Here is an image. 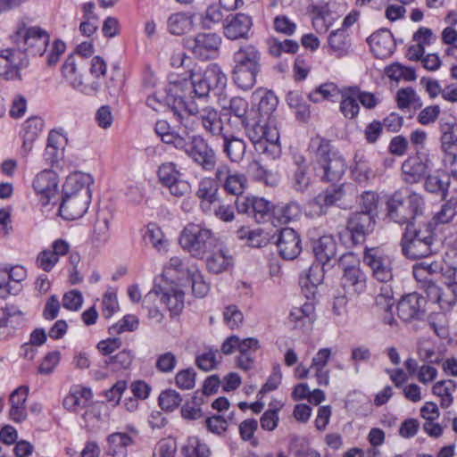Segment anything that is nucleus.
Segmentation results:
<instances>
[{"label":"nucleus","mask_w":457,"mask_h":457,"mask_svg":"<svg viewBox=\"0 0 457 457\" xmlns=\"http://www.w3.org/2000/svg\"><path fill=\"white\" fill-rule=\"evenodd\" d=\"M92 183V177L87 173L76 172L67 177L59 208V213L63 219L77 220L87 212L91 202Z\"/></svg>","instance_id":"nucleus-1"},{"label":"nucleus","mask_w":457,"mask_h":457,"mask_svg":"<svg viewBox=\"0 0 457 457\" xmlns=\"http://www.w3.org/2000/svg\"><path fill=\"white\" fill-rule=\"evenodd\" d=\"M309 151L312 156L315 174L323 182L336 183L341 179L346 170L345 159L331 151L330 142L315 137L310 141Z\"/></svg>","instance_id":"nucleus-2"},{"label":"nucleus","mask_w":457,"mask_h":457,"mask_svg":"<svg viewBox=\"0 0 457 457\" xmlns=\"http://www.w3.org/2000/svg\"><path fill=\"white\" fill-rule=\"evenodd\" d=\"M187 83L170 82L162 91H157L146 98V105L156 112L169 108L179 123H186V114L196 112L195 101L186 100Z\"/></svg>","instance_id":"nucleus-3"},{"label":"nucleus","mask_w":457,"mask_h":457,"mask_svg":"<svg viewBox=\"0 0 457 457\" xmlns=\"http://www.w3.org/2000/svg\"><path fill=\"white\" fill-rule=\"evenodd\" d=\"M425 201L416 192H411L406 200L399 192H395L386 202L387 216L394 222L412 226V220L423 213Z\"/></svg>","instance_id":"nucleus-4"},{"label":"nucleus","mask_w":457,"mask_h":457,"mask_svg":"<svg viewBox=\"0 0 457 457\" xmlns=\"http://www.w3.org/2000/svg\"><path fill=\"white\" fill-rule=\"evenodd\" d=\"M434 234L428 225L407 226L401 240L402 253L409 259L425 258L433 252Z\"/></svg>","instance_id":"nucleus-5"},{"label":"nucleus","mask_w":457,"mask_h":457,"mask_svg":"<svg viewBox=\"0 0 457 457\" xmlns=\"http://www.w3.org/2000/svg\"><path fill=\"white\" fill-rule=\"evenodd\" d=\"M217 243L214 233L199 224L189 223L181 231L179 244L192 256L203 258Z\"/></svg>","instance_id":"nucleus-6"},{"label":"nucleus","mask_w":457,"mask_h":457,"mask_svg":"<svg viewBox=\"0 0 457 457\" xmlns=\"http://www.w3.org/2000/svg\"><path fill=\"white\" fill-rule=\"evenodd\" d=\"M342 270L341 287L350 295H360L367 287V276L361 268L359 258L353 253H345L338 260Z\"/></svg>","instance_id":"nucleus-7"},{"label":"nucleus","mask_w":457,"mask_h":457,"mask_svg":"<svg viewBox=\"0 0 457 457\" xmlns=\"http://www.w3.org/2000/svg\"><path fill=\"white\" fill-rule=\"evenodd\" d=\"M245 131L257 152L273 158L280 154L279 133L276 127L265 121H256L252 125H245Z\"/></svg>","instance_id":"nucleus-8"},{"label":"nucleus","mask_w":457,"mask_h":457,"mask_svg":"<svg viewBox=\"0 0 457 457\" xmlns=\"http://www.w3.org/2000/svg\"><path fill=\"white\" fill-rule=\"evenodd\" d=\"M12 39L21 51H29L33 55L42 56L46 51L50 37L38 26L21 22L17 25Z\"/></svg>","instance_id":"nucleus-9"},{"label":"nucleus","mask_w":457,"mask_h":457,"mask_svg":"<svg viewBox=\"0 0 457 457\" xmlns=\"http://www.w3.org/2000/svg\"><path fill=\"white\" fill-rule=\"evenodd\" d=\"M363 262L377 281L386 284L394 278V256L381 247H368L363 251Z\"/></svg>","instance_id":"nucleus-10"},{"label":"nucleus","mask_w":457,"mask_h":457,"mask_svg":"<svg viewBox=\"0 0 457 457\" xmlns=\"http://www.w3.org/2000/svg\"><path fill=\"white\" fill-rule=\"evenodd\" d=\"M184 143V147L177 150L183 151L202 170L212 171L217 168L216 153L202 136L186 134Z\"/></svg>","instance_id":"nucleus-11"},{"label":"nucleus","mask_w":457,"mask_h":457,"mask_svg":"<svg viewBox=\"0 0 457 457\" xmlns=\"http://www.w3.org/2000/svg\"><path fill=\"white\" fill-rule=\"evenodd\" d=\"M157 175L161 184L168 188L173 196L180 198L189 194L191 185L182 179V173L174 162L162 163L158 169Z\"/></svg>","instance_id":"nucleus-12"},{"label":"nucleus","mask_w":457,"mask_h":457,"mask_svg":"<svg viewBox=\"0 0 457 457\" xmlns=\"http://www.w3.org/2000/svg\"><path fill=\"white\" fill-rule=\"evenodd\" d=\"M215 178L220 187L228 195L241 196L247 188V178L239 171L232 170L227 163H220L215 169Z\"/></svg>","instance_id":"nucleus-13"},{"label":"nucleus","mask_w":457,"mask_h":457,"mask_svg":"<svg viewBox=\"0 0 457 457\" xmlns=\"http://www.w3.org/2000/svg\"><path fill=\"white\" fill-rule=\"evenodd\" d=\"M28 63V56L21 49H4L0 53V77L8 80L21 79L20 71Z\"/></svg>","instance_id":"nucleus-14"},{"label":"nucleus","mask_w":457,"mask_h":457,"mask_svg":"<svg viewBox=\"0 0 457 457\" xmlns=\"http://www.w3.org/2000/svg\"><path fill=\"white\" fill-rule=\"evenodd\" d=\"M427 299L417 292L403 295L397 303V314L403 321L421 320L426 312Z\"/></svg>","instance_id":"nucleus-15"},{"label":"nucleus","mask_w":457,"mask_h":457,"mask_svg":"<svg viewBox=\"0 0 457 457\" xmlns=\"http://www.w3.org/2000/svg\"><path fill=\"white\" fill-rule=\"evenodd\" d=\"M186 117V123H180L186 128L189 126L190 119L194 118V120L200 122L205 132L211 136L218 137L224 133L222 119L218 111L211 106H206L200 110H198L196 106V112L194 113H187Z\"/></svg>","instance_id":"nucleus-16"},{"label":"nucleus","mask_w":457,"mask_h":457,"mask_svg":"<svg viewBox=\"0 0 457 457\" xmlns=\"http://www.w3.org/2000/svg\"><path fill=\"white\" fill-rule=\"evenodd\" d=\"M221 38L216 33H198L187 39V47L198 58L213 57L220 47Z\"/></svg>","instance_id":"nucleus-17"},{"label":"nucleus","mask_w":457,"mask_h":457,"mask_svg":"<svg viewBox=\"0 0 457 457\" xmlns=\"http://www.w3.org/2000/svg\"><path fill=\"white\" fill-rule=\"evenodd\" d=\"M219 187L220 184L215 177H204L197 184L195 195L199 199L200 210L205 215H211L212 205L220 199Z\"/></svg>","instance_id":"nucleus-18"},{"label":"nucleus","mask_w":457,"mask_h":457,"mask_svg":"<svg viewBox=\"0 0 457 457\" xmlns=\"http://www.w3.org/2000/svg\"><path fill=\"white\" fill-rule=\"evenodd\" d=\"M376 225L374 214L369 212H355L348 222L347 229L354 244L364 242L366 237L373 232Z\"/></svg>","instance_id":"nucleus-19"},{"label":"nucleus","mask_w":457,"mask_h":457,"mask_svg":"<svg viewBox=\"0 0 457 457\" xmlns=\"http://www.w3.org/2000/svg\"><path fill=\"white\" fill-rule=\"evenodd\" d=\"M32 186L37 195L40 196L41 204L46 206L56 195L58 176L52 170H44L36 175Z\"/></svg>","instance_id":"nucleus-20"},{"label":"nucleus","mask_w":457,"mask_h":457,"mask_svg":"<svg viewBox=\"0 0 457 457\" xmlns=\"http://www.w3.org/2000/svg\"><path fill=\"white\" fill-rule=\"evenodd\" d=\"M152 292L158 293L159 303L164 304L171 315L179 314L184 308L185 292L179 285L154 286Z\"/></svg>","instance_id":"nucleus-21"},{"label":"nucleus","mask_w":457,"mask_h":457,"mask_svg":"<svg viewBox=\"0 0 457 457\" xmlns=\"http://www.w3.org/2000/svg\"><path fill=\"white\" fill-rule=\"evenodd\" d=\"M62 72L65 79L75 89L81 91L86 95H94L101 88V84L98 81H92L90 83H84L81 76L77 72L75 58L68 56L62 67Z\"/></svg>","instance_id":"nucleus-22"},{"label":"nucleus","mask_w":457,"mask_h":457,"mask_svg":"<svg viewBox=\"0 0 457 457\" xmlns=\"http://www.w3.org/2000/svg\"><path fill=\"white\" fill-rule=\"evenodd\" d=\"M253 25L252 18L245 13L227 16L223 22L224 36L230 40L246 38Z\"/></svg>","instance_id":"nucleus-23"},{"label":"nucleus","mask_w":457,"mask_h":457,"mask_svg":"<svg viewBox=\"0 0 457 457\" xmlns=\"http://www.w3.org/2000/svg\"><path fill=\"white\" fill-rule=\"evenodd\" d=\"M367 42L373 54L379 59L391 56L395 49L394 37L387 29L374 32L368 37Z\"/></svg>","instance_id":"nucleus-24"},{"label":"nucleus","mask_w":457,"mask_h":457,"mask_svg":"<svg viewBox=\"0 0 457 457\" xmlns=\"http://www.w3.org/2000/svg\"><path fill=\"white\" fill-rule=\"evenodd\" d=\"M278 253L286 260L295 259L302 251L301 240L297 233L290 228L280 230L277 241Z\"/></svg>","instance_id":"nucleus-25"},{"label":"nucleus","mask_w":457,"mask_h":457,"mask_svg":"<svg viewBox=\"0 0 457 457\" xmlns=\"http://www.w3.org/2000/svg\"><path fill=\"white\" fill-rule=\"evenodd\" d=\"M23 323V312L14 305L0 309V339L5 340Z\"/></svg>","instance_id":"nucleus-26"},{"label":"nucleus","mask_w":457,"mask_h":457,"mask_svg":"<svg viewBox=\"0 0 457 457\" xmlns=\"http://www.w3.org/2000/svg\"><path fill=\"white\" fill-rule=\"evenodd\" d=\"M428 170V161H423L419 155L410 156L402 164L403 179L408 184L418 183L424 178Z\"/></svg>","instance_id":"nucleus-27"},{"label":"nucleus","mask_w":457,"mask_h":457,"mask_svg":"<svg viewBox=\"0 0 457 457\" xmlns=\"http://www.w3.org/2000/svg\"><path fill=\"white\" fill-rule=\"evenodd\" d=\"M104 448L105 457H127L128 447L135 444L133 437L127 433L115 432L107 436Z\"/></svg>","instance_id":"nucleus-28"},{"label":"nucleus","mask_w":457,"mask_h":457,"mask_svg":"<svg viewBox=\"0 0 457 457\" xmlns=\"http://www.w3.org/2000/svg\"><path fill=\"white\" fill-rule=\"evenodd\" d=\"M92 396L93 394L90 388L81 385H74L64 398L63 406L70 411H79L89 404Z\"/></svg>","instance_id":"nucleus-29"},{"label":"nucleus","mask_w":457,"mask_h":457,"mask_svg":"<svg viewBox=\"0 0 457 457\" xmlns=\"http://www.w3.org/2000/svg\"><path fill=\"white\" fill-rule=\"evenodd\" d=\"M448 279L444 292H441L440 288L435 285L431 286V290L436 294V302L445 310L451 309L457 301V269H452Z\"/></svg>","instance_id":"nucleus-30"},{"label":"nucleus","mask_w":457,"mask_h":457,"mask_svg":"<svg viewBox=\"0 0 457 457\" xmlns=\"http://www.w3.org/2000/svg\"><path fill=\"white\" fill-rule=\"evenodd\" d=\"M223 139L222 151L226 157L234 163H239L245 157L246 152L245 142L231 134L223 133L220 136Z\"/></svg>","instance_id":"nucleus-31"},{"label":"nucleus","mask_w":457,"mask_h":457,"mask_svg":"<svg viewBox=\"0 0 457 457\" xmlns=\"http://www.w3.org/2000/svg\"><path fill=\"white\" fill-rule=\"evenodd\" d=\"M313 253L318 262L324 266L337 254V243L333 236L323 235L313 242Z\"/></svg>","instance_id":"nucleus-32"},{"label":"nucleus","mask_w":457,"mask_h":457,"mask_svg":"<svg viewBox=\"0 0 457 457\" xmlns=\"http://www.w3.org/2000/svg\"><path fill=\"white\" fill-rule=\"evenodd\" d=\"M28 396V388L21 386L14 390L10 395V419L16 422L21 423L27 419V410L25 402Z\"/></svg>","instance_id":"nucleus-33"},{"label":"nucleus","mask_w":457,"mask_h":457,"mask_svg":"<svg viewBox=\"0 0 457 457\" xmlns=\"http://www.w3.org/2000/svg\"><path fill=\"white\" fill-rule=\"evenodd\" d=\"M452 184L448 174L436 170L433 174H429L426 177L424 188L427 192L438 195L443 199H445Z\"/></svg>","instance_id":"nucleus-34"},{"label":"nucleus","mask_w":457,"mask_h":457,"mask_svg":"<svg viewBox=\"0 0 457 457\" xmlns=\"http://www.w3.org/2000/svg\"><path fill=\"white\" fill-rule=\"evenodd\" d=\"M354 87H345L340 90V105L339 109L342 114L347 119H354L358 116L360 112V105L358 104V95Z\"/></svg>","instance_id":"nucleus-35"},{"label":"nucleus","mask_w":457,"mask_h":457,"mask_svg":"<svg viewBox=\"0 0 457 457\" xmlns=\"http://www.w3.org/2000/svg\"><path fill=\"white\" fill-rule=\"evenodd\" d=\"M175 82H184L187 83V90L186 92V100L194 101L192 94L198 98H204L209 96L212 89L210 88V84H207V81L204 79L202 72L191 73L190 80L181 79L176 80Z\"/></svg>","instance_id":"nucleus-36"},{"label":"nucleus","mask_w":457,"mask_h":457,"mask_svg":"<svg viewBox=\"0 0 457 457\" xmlns=\"http://www.w3.org/2000/svg\"><path fill=\"white\" fill-rule=\"evenodd\" d=\"M261 54L253 45L240 47L234 54L235 66L260 70Z\"/></svg>","instance_id":"nucleus-37"},{"label":"nucleus","mask_w":457,"mask_h":457,"mask_svg":"<svg viewBox=\"0 0 457 457\" xmlns=\"http://www.w3.org/2000/svg\"><path fill=\"white\" fill-rule=\"evenodd\" d=\"M194 26V16L187 12H175L167 20V29L173 35H183L189 32Z\"/></svg>","instance_id":"nucleus-38"},{"label":"nucleus","mask_w":457,"mask_h":457,"mask_svg":"<svg viewBox=\"0 0 457 457\" xmlns=\"http://www.w3.org/2000/svg\"><path fill=\"white\" fill-rule=\"evenodd\" d=\"M233 257L227 249H220L212 253L206 260L208 270L214 274L227 271L233 266Z\"/></svg>","instance_id":"nucleus-39"},{"label":"nucleus","mask_w":457,"mask_h":457,"mask_svg":"<svg viewBox=\"0 0 457 457\" xmlns=\"http://www.w3.org/2000/svg\"><path fill=\"white\" fill-rule=\"evenodd\" d=\"M44 128V120L39 117L29 118L22 126L23 148L30 151L33 143L38 137Z\"/></svg>","instance_id":"nucleus-40"},{"label":"nucleus","mask_w":457,"mask_h":457,"mask_svg":"<svg viewBox=\"0 0 457 457\" xmlns=\"http://www.w3.org/2000/svg\"><path fill=\"white\" fill-rule=\"evenodd\" d=\"M64 141L65 138L62 134L54 130L50 131L44 154V157L48 163L54 164L58 162L62 154Z\"/></svg>","instance_id":"nucleus-41"},{"label":"nucleus","mask_w":457,"mask_h":457,"mask_svg":"<svg viewBox=\"0 0 457 457\" xmlns=\"http://www.w3.org/2000/svg\"><path fill=\"white\" fill-rule=\"evenodd\" d=\"M111 215L100 212L97 214L91 240L96 245H104L110 237Z\"/></svg>","instance_id":"nucleus-42"},{"label":"nucleus","mask_w":457,"mask_h":457,"mask_svg":"<svg viewBox=\"0 0 457 457\" xmlns=\"http://www.w3.org/2000/svg\"><path fill=\"white\" fill-rule=\"evenodd\" d=\"M155 133L161 137L162 141L166 145H171L176 149L183 148L185 145L183 135L174 132L170 124L164 120H160L155 123Z\"/></svg>","instance_id":"nucleus-43"},{"label":"nucleus","mask_w":457,"mask_h":457,"mask_svg":"<svg viewBox=\"0 0 457 457\" xmlns=\"http://www.w3.org/2000/svg\"><path fill=\"white\" fill-rule=\"evenodd\" d=\"M192 265L179 257H171L164 268V275L171 279H177L181 284L189 276Z\"/></svg>","instance_id":"nucleus-44"},{"label":"nucleus","mask_w":457,"mask_h":457,"mask_svg":"<svg viewBox=\"0 0 457 457\" xmlns=\"http://www.w3.org/2000/svg\"><path fill=\"white\" fill-rule=\"evenodd\" d=\"M439 129L441 135V149L444 154L454 153L453 146L457 145V132L455 131V124L452 121L440 120Z\"/></svg>","instance_id":"nucleus-45"},{"label":"nucleus","mask_w":457,"mask_h":457,"mask_svg":"<svg viewBox=\"0 0 457 457\" xmlns=\"http://www.w3.org/2000/svg\"><path fill=\"white\" fill-rule=\"evenodd\" d=\"M145 241L151 245L158 253H165L168 251L169 241L162 229L154 223L147 225L145 234Z\"/></svg>","instance_id":"nucleus-46"},{"label":"nucleus","mask_w":457,"mask_h":457,"mask_svg":"<svg viewBox=\"0 0 457 457\" xmlns=\"http://www.w3.org/2000/svg\"><path fill=\"white\" fill-rule=\"evenodd\" d=\"M456 383L453 379H445L436 382L432 387L433 395L440 398V405L442 408H448L452 405L455 392Z\"/></svg>","instance_id":"nucleus-47"},{"label":"nucleus","mask_w":457,"mask_h":457,"mask_svg":"<svg viewBox=\"0 0 457 457\" xmlns=\"http://www.w3.org/2000/svg\"><path fill=\"white\" fill-rule=\"evenodd\" d=\"M260 70L234 67L233 80L235 84L242 90L251 89L256 83V76Z\"/></svg>","instance_id":"nucleus-48"},{"label":"nucleus","mask_w":457,"mask_h":457,"mask_svg":"<svg viewBox=\"0 0 457 457\" xmlns=\"http://www.w3.org/2000/svg\"><path fill=\"white\" fill-rule=\"evenodd\" d=\"M212 90L221 91L227 84V76L218 64H210L202 72Z\"/></svg>","instance_id":"nucleus-49"},{"label":"nucleus","mask_w":457,"mask_h":457,"mask_svg":"<svg viewBox=\"0 0 457 457\" xmlns=\"http://www.w3.org/2000/svg\"><path fill=\"white\" fill-rule=\"evenodd\" d=\"M246 172L255 181L263 182L268 186L277 184V179L274 175L267 170L259 161H251L247 165Z\"/></svg>","instance_id":"nucleus-50"},{"label":"nucleus","mask_w":457,"mask_h":457,"mask_svg":"<svg viewBox=\"0 0 457 457\" xmlns=\"http://www.w3.org/2000/svg\"><path fill=\"white\" fill-rule=\"evenodd\" d=\"M457 216V198L451 197L434 214L433 221L436 225L450 223Z\"/></svg>","instance_id":"nucleus-51"},{"label":"nucleus","mask_w":457,"mask_h":457,"mask_svg":"<svg viewBox=\"0 0 457 457\" xmlns=\"http://www.w3.org/2000/svg\"><path fill=\"white\" fill-rule=\"evenodd\" d=\"M396 103L397 106L400 109H407V108H420L422 106L421 98L417 95L416 91L411 87H407L404 88H400L396 93Z\"/></svg>","instance_id":"nucleus-52"},{"label":"nucleus","mask_w":457,"mask_h":457,"mask_svg":"<svg viewBox=\"0 0 457 457\" xmlns=\"http://www.w3.org/2000/svg\"><path fill=\"white\" fill-rule=\"evenodd\" d=\"M340 90L334 83H324L312 91L308 95V98L312 103H320L324 100L335 102V98L339 96Z\"/></svg>","instance_id":"nucleus-53"},{"label":"nucleus","mask_w":457,"mask_h":457,"mask_svg":"<svg viewBox=\"0 0 457 457\" xmlns=\"http://www.w3.org/2000/svg\"><path fill=\"white\" fill-rule=\"evenodd\" d=\"M185 281L191 285L192 293L196 297H204L210 290L209 284L204 280V276L195 265H192L189 276Z\"/></svg>","instance_id":"nucleus-54"},{"label":"nucleus","mask_w":457,"mask_h":457,"mask_svg":"<svg viewBox=\"0 0 457 457\" xmlns=\"http://www.w3.org/2000/svg\"><path fill=\"white\" fill-rule=\"evenodd\" d=\"M273 214L280 222L288 223L299 219L302 210L297 203L291 202L284 205L275 206L273 208Z\"/></svg>","instance_id":"nucleus-55"},{"label":"nucleus","mask_w":457,"mask_h":457,"mask_svg":"<svg viewBox=\"0 0 457 457\" xmlns=\"http://www.w3.org/2000/svg\"><path fill=\"white\" fill-rule=\"evenodd\" d=\"M185 457H209L210 449L197 436H189L182 447Z\"/></svg>","instance_id":"nucleus-56"},{"label":"nucleus","mask_w":457,"mask_h":457,"mask_svg":"<svg viewBox=\"0 0 457 457\" xmlns=\"http://www.w3.org/2000/svg\"><path fill=\"white\" fill-rule=\"evenodd\" d=\"M328 46L337 57L345 55L349 48L346 31L345 29L332 31L328 37Z\"/></svg>","instance_id":"nucleus-57"},{"label":"nucleus","mask_w":457,"mask_h":457,"mask_svg":"<svg viewBox=\"0 0 457 457\" xmlns=\"http://www.w3.org/2000/svg\"><path fill=\"white\" fill-rule=\"evenodd\" d=\"M385 72L390 79L395 81H413L416 79V72L413 68L402 65L398 62L387 66Z\"/></svg>","instance_id":"nucleus-58"},{"label":"nucleus","mask_w":457,"mask_h":457,"mask_svg":"<svg viewBox=\"0 0 457 457\" xmlns=\"http://www.w3.org/2000/svg\"><path fill=\"white\" fill-rule=\"evenodd\" d=\"M343 195L344 192L341 187H330L324 192L320 193L314 198L313 204L320 207V212H323L324 208H327L341 200Z\"/></svg>","instance_id":"nucleus-59"},{"label":"nucleus","mask_w":457,"mask_h":457,"mask_svg":"<svg viewBox=\"0 0 457 457\" xmlns=\"http://www.w3.org/2000/svg\"><path fill=\"white\" fill-rule=\"evenodd\" d=\"M268 44L270 54L275 57H279L283 53L295 54L299 48L297 42L291 39L279 41L277 38H271Z\"/></svg>","instance_id":"nucleus-60"},{"label":"nucleus","mask_w":457,"mask_h":457,"mask_svg":"<svg viewBox=\"0 0 457 457\" xmlns=\"http://www.w3.org/2000/svg\"><path fill=\"white\" fill-rule=\"evenodd\" d=\"M314 305L306 302L300 307H293L289 313V319L295 322L311 323L314 319Z\"/></svg>","instance_id":"nucleus-61"},{"label":"nucleus","mask_w":457,"mask_h":457,"mask_svg":"<svg viewBox=\"0 0 457 457\" xmlns=\"http://www.w3.org/2000/svg\"><path fill=\"white\" fill-rule=\"evenodd\" d=\"M159 295L156 292L151 290L145 295L143 305L148 310V318L157 323H161L163 320V314L158 309Z\"/></svg>","instance_id":"nucleus-62"},{"label":"nucleus","mask_w":457,"mask_h":457,"mask_svg":"<svg viewBox=\"0 0 457 457\" xmlns=\"http://www.w3.org/2000/svg\"><path fill=\"white\" fill-rule=\"evenodd\" d=\"M218 358H221L219 351L209 349L196 356L195 364L200 370L210 371L217 367L219 363Z\"/></svg>","instance_id":"nucleus-63"},{"label":"nucleus","mask_w":457,"mask_h":457,"mask_svg":"<svg viewBox=\"0 0 457 457\" xmlns=\"http://www.w3.org/2000/svg\"><path fill=\"white\" fill-rule=\"evenodd\" d=\"M182 402L179 393L173 389L162 391L159 395V405L166 411H172L177 409Z\"/></svg>","instance_id":"nucleus-64"}]
</instances>
